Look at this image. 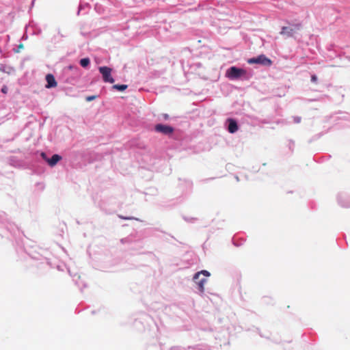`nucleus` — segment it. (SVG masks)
I'll return each instance as SVG.
<instances>
[{
    "label": "nucleus",
    "mask_w": 350,
    "mask_h": 350,
    "mask_svg": "<svg viewBox=\"0 0 350 350\" xmlns=\"http://www.w3.org/2000/svg\"><path fill=\"white\" fill-rule=\"evenodd\" d=\"M317 80V77L315 75H312V77H311V81L312 82H316Z\"/></svg>",
    "instance_id": "16"
},
{
    "label": "nucleus",
    "mask_w": 350,
    "mask_h": 350,
    "mask_svg": "<svg viewBox=\"0 0 350 350\" xmlns=\"http://www.w3.org/2000/svg\"><path fill=\"white\" fill-rule=\"evenodd\" d=\"M154 129L157 131L167 135H170L174 132L173 127L161 124H157Z\"/></svg>",
    "instance_id": "4"
},
{
    "label": "nucleus",
    "mask_w": 350,
    "mask_h": 350,
    "mask_svg": "<svg viewBox=\"0 0 350 350\" xmlns=\"http://www.w3.org/2000/svg\"><path fill=\"white\" fill-rule=\"evenodd\" d=\"M247 71L243 68L232 66L228 68L226 73V77L231 80L239 79L246 75Z\"/></svg>",
    "instance_id": "1"
},
{
    "label": "nucleus",
    "mask_w": 350,
    "mask_h": 350,
    "mask_svg": "<svg viewBox=\"0 0 350 350\" xmlns=\"http://www.w3.org/2000/svg\"><path fill=\"white\" fill-rule=\"evenodd\" d=\"M128 85H113L112 86V88L118 91H124L126 89H127Z\"/></svg>",
    "instance_id": "11"
},
{
    "label": "nucleus",
    "mask_w": 350,
    "mask_h": 350,
    "mask_svg": "<svg viewBox=\"0 0 350 350\" xmlns=\"http://www.w3.org/2000/svg\"><path fill=\"white\" fill-rule=\"evenodd\" d=\"M46 85H45V87L46 88H55L57 85V83L55 81V79L52 74L46 75Z\"/></svg>",
    "instance_id": "6"
},
{
    "label": "nucleus",
    "mask_w": 350,
    "mask_h": 350,
    "mask_svg": "<svg viewBox=\"0 0 350 350\" xmlns=\"http://www.w3.org/2000/svg\"><path fill=\"white\" fill-rule=\"evenodd\" d=\"M97 96H90L86 98L87 101H92L94 100Z\"/></svg>",
    "instance_id": "14"
},
{
    "label": "nucleus",
    "mask_w": 350,
    "mask_h": 350,
    "mask_svg": "<svg viewBox=\"0 0 350 350\" xmlns=\"http://www.w3.org/2000/svg\"><path fill=\"white\" fill-rule=\"evenodd\" d=\"M41 155L47 161L48 164L51 167L55 166L57 163V162H59L62 159V157L56 154H53L51 159H46V154L44 152H42Z\"/></svg>",
    "instance_id": "5"
},
{
    "label": "nucleus",
    "mask_w": 350,
    "mask_h": 350,
    "mask_svg": "<svg viewBox=\"0 0 350 350\" xmlns=\"http://www.w3.org/2000/svg\"><path fill=\"white\" fill-rule=\"evenodd\" d=\"M301 28L300 24H296L294 27H283L280 31V34L286 37H293L296 30H299Z\"/></svg>",
    "instance_id": "3"
},
{
    "label": "nucleus",
    "mask_w": 350,
    "mask_h": 350,
    "mask_svg": "<svg viewBox=\"0 0 350 350\" xmlns=\"http://www.w3.org/2000/svg\"><path fill=\"white\" fill-rule=\"evenodd\" d=\"M193 280L198 285L199 291L201 293H203L204 290V284L207 282V280L206 278L200 279V278H199L198 280Z\"/></svg>",
    "instance_id": "9"
},
{
    "label": "nucleus",
    "mask_w": 350,
    "mask_h": 350,
    "mask_svg": "<svg viewBox=\"0 0 350 350\" xmlns=\"http://www.w3.org/2000/svg\"><path fill=\"white\" fill-rule=\"evenodd\" d=\"M249 64H258V59L257 57L252 58L248 60Z\"/></svg>",
    "instance_id": "13"
},
{
    "label": "nucleus",
    "mask_w": 350,
    "mask_h": 350,
    "mask_svg": "<svg viewBox=\"0 0 350 350\" xmlns=\"http://www.w3.org/2000/svg\"><path fill=\"white\" fill-rule=\"evenodd\" d=\"M258 64L269 66L271 64V61L264 55H260L257 57Z\"/></svg>",
    "instance_id": "8"
},
{
    "label": "nucleus",
    "mask_w": 350,
    "mask_h": 350,
    "mask_svg": "<svg viewBox=\"0 0 350 350\" xmlns=\"http://www.w3.org/2000/svg\"><path fill=\"white\" fill-rule=\"evenodd\" d=\"M90 59L89 58H83L80 60V64L82 67H86L90 64Z\"/></svg>",
    "instance_id": "12"
},
{
    "label": "nucleus",
    "mask_w": 350,
    "mask_h": 350,
    "mask_svg": "<svg viewBox=\"0 0 350 350\" xmlns=\"http://www.w3.org/2000/svg\"><path fill=\"white\" fill-rule=\"evenodd\" d=\"M99 72L102 74L103 79L106 83H113V78L111 77L112 69L107 66H100L98 68Z\"/></svg>",
    "instance_id": "2"
},
{
    "label": "nucleus",
    "mask_w": 350,
    "mask_h": 350,
    "mask_svg": "<svg viewBox=\"0 0 350 350\" xmlns=\"http://www.w3.org/2000/svg\"><path fill=\"white\" fill-rule=\"evenodd\" d=\"M200 275H203L205 277H208L210 275V273L206 270H202L201 271H199L194 275L193 280H198Z\"/></svg>",
    "instance_id": "10"
},
{
    "label": "nucleus",
    "mask_w": 350,
    "mask_h": 350,
    "mask_svg": "<svg viewBox=\"0 0 350 350\" xmlns=\"http://www.w3.org/2000/svg\"><path fill=\"white\" fill-rule=\"evenodd\" d=\"M229 124H228V131L230 133H234L238 130V125L237 122L233 119H228V120Z\"/></svg>",
    "instance_id": "7"
},
{
    "label": "nucleus",
    "mask_w": 350,
    "mask_h": 350,
    "mask_svg": "<svg viewBox=\"0 0 350 350\" xmlns=\"http://www.w3.org/2000/svg\"><path fill=\"white\" fill-rule=\"evenodd\" d=\"M1 92L3 94H7V92H8V87L6 85H3V88H1Z\"/></svg>",
    "instance_id": "15"
}]
</instances>
